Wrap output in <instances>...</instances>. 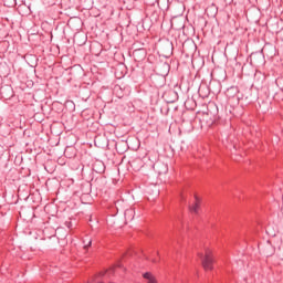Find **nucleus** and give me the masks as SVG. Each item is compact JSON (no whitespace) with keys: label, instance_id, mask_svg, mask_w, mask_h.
I'll use <instances>...</instances> for the list:
<instances>
[{"label":"nucleus","instance_id":"nucleus-1","mask_svg":"<svg viewBox=\"0 0 283 283\" xmlns=\"http://www.w3.org/2000/svg\"><path fill=\"white\" fill-rule=\"evenodd\" d=\"M216 259L213 258V251L207 249L202 259V266L205 271H213V264Z\"/></svg>","mask_w":283,"mask_h":283},{"label":"nucleus","instance_id":"nucleus-2","mask_svg":"<svg viewBox=\"0 0 283 283\" xmlns=\"http://www.w3.org/2000/svg\"><path fill=\"white\" fill-rule=\"evenodd\" d=\"M163 98L168 103H176V101H178V93L174 90L165 91Z\"/></svg>","mask_w":283,"mask_h":283},{"label":"nucleus","instance_id":"nucleus-3","mask_svg":"<svg viewBox=\"0 0 283 283\" xmlns=\"http://www.w3.org/2000/svg\"><path fill=\"white\" fill-rule=\"evenodd\" d=\"M202 120L208 125V127H211V125H213V123L218 120V116L207 112V113H203Z\"/></svg>","mask_w":283,"mask_h":283},{"label":"nucleus","instance_id":"nucleus-4","mask_svg":"<svg viewBox=\"0 0 283 283\" xmlns=\"http://www.w3.org/2000/svg\"><path fill=\"white\" fill-rule=\"evenodd\" d=\"M201 200L198 198V196H195V202L189 207V210L191 213H200V205Z\"/></svg>","mask_w":283,"mask_h":283},{"label":"nucleus","instance_id":"nucleus-5","mask_svg":"<svg viewBox=\"0 0 283 283\" xmlns=\"http://www.w3.org/2000/svg\"><path fill=\"white\" fill-rule=\"evenodd\" d=\"M126 222H132L136 216V211L134 209H127L124 213Z\"/></svg>","mask_w":283,"mask_h":283},{"label":"nucleus","instance_id":"nucleus-6","mask_svg":"<svg viewBox=\"0 0 283 283\" xmlns=\"http://www.w3.org/2000/svg\"><path fill=\"white\" fill-rule=\"evenodd\" d=\"M143 279L147 280L148 283H158V281L156 280V276H154V274H151V272L144 273Z\"/></svg>","mask_w":283,"mask_h":283},{"label":"nucleus","instance_id":"nucleus-7","mask_svg":"<svg viewBox=\"0 0 283 283\" xmlns=\"http://www.w3.org/2000/svg\"><path fill=\"white\" fill-rule=\"evenodd\" d=\"M142 54V59H145V56L147 55V52H145V50L139 49V50H135L134 51V56Z\"/></svg>","mask_w":283,"mask_h":283},{"label":"nucleus","instance_id":"nucleus-8","mask_svg":"<svg viewBox=\"0 0 283 283\" xmlns=\"http://www.w3.org/2000/svg\"><path fill=\"white\" fill-rule=\"evenodd\" d=\"M92 247V239H86V243L84 244V249H90Z\"/></svg>","mask_w":283,"mask_h":283},{"label":"nucleus","instance_id":"nucleus-9","mask_svg":"<svg viewBox=\"0 0 283 283\" xmlns=\"http://www.w3.org/2000/svg\"><path fill=\"white\" fill-rule=\"evenodd\" d=\"M65 227H67V229H72V221H66Z\"/></svg>","mask_w":283,"mask_h":283},{"label":"nucleus","instance_id":"nucleus-10","mask_svg":"<svg viewBox=\"0 0 283 283\" xmlns=\"http://www.w3.org/2000/svg\"><path fill=\"white\" fill-rule=\"evenodd\" d=\"M107 273H112V270L106 271L105 273H101V275H105Z\"/></svg>","mask_w":283,"mask_h":283},{"label":"nucleus","instance_id":"nucleus-11","mask_svg":"<svg viewBox=\"0 0 283 283\" xmlns=\"http://www.w3.org/2000/svg\"><path fill=\"white\" fill-rule=\"evenodd\" d=\"M171 244H172L174 247H176V243L172 242Z\"/></svg>","mask_w":283,"mask_h":283},{"label":"nucleus","instance_id":"nucleus-12","mask_svg":"<svg viewBox=\"0 0 283 283\" xmlns=\"http://www.w3.org/2000/svg\"><path fill=\"white\" fill-rule=\"evenodd\" d=\"M153 262H156V260H153Z\"/></svg>","mask_w":283,"mask_h":283}]
</instances>
